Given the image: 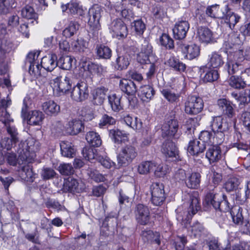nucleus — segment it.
<instances>
[{
	"mask_svg": "<svg viewBox=\"0 0 250 250\" xmlns=\"http://www.w3.org/2000/svg\"><path fill=\"white\" fill-rule=\"evenodd\" d=\"M0 121L4 125L8 134L10 136V137H5L1 139L0 146L3 149L11 150L19 141L17 129L11 125L14 122V120L7 111L0 108Z\"/></svg>",
	"mask_w": 250,
	"mask_h": 250,
	"instance_id": "f257e3e1",
	"label": "nucleus"
},
{
	"mask_svg": "<svg viewBox=\"0 0 250 250\" xmlns=\"http://www.w3.org/2000/svg\"><path fill=\"white\" fill-rule=\"evenodd\" d=\"M231 126L226 118L221 116L212 117L209 123V127L214 134L212 138L213 143L221 145L225 140V134L228 132Z\"/></svg>",
	"mask_w": 250,
	"mask_h": 250,
	"instance_id": "f03ea898",
	"label": "nucleus"
},
{
	"mask_svg": "<svg viewBox=\"0 0 250 250\" xmlns=\"http://www.w3.org/2000/svg\"><path fill=\"white\" fill-rule=\"evenodd\" d=\"M221 195L215 194L214 192L208 193L206 197V201L208 205H212L216 211L215 217L216 221L220 225H222L227 221V215L224 211L229 209L228 203L223 200L220 201Z\"/></svg>",
	"mask_w": 250,
	"mask_h": 250,
	"instance_id": "7ed1b4c3",
	"label": "nucleus"
},
{
	"mask_svg": "<svg viewBox=\"0 0 250 250\" xmlns=\"http://www.w3.org/2000/svg\"><path fill=\"white\" fill-rule=\"evenodd\" d=\"M200 209V202L196 194L189 195V202L185 212H179L176 216L177 220L186 226L193 216Z\"/></svg>",
	"mask_w": 250,
	"mask_h": 250,
	"instance_id": "20e7f679",
	"label": "nucleus"
},
{
	"mask_svg": "<svg viewBox=\"0 0 250 250\" xmlns=\"http://www.w3.org/2000/svg\"><path fill=\"white\" fill-rule=\"evenodd\" d=\"M163 137H167L176 140L181 136L179 131V124L174 115L167 116L161 127Z\"/></svg>",
	"mask_w": 250,
	"mask_h": 250,
	"instance_id": "39448f33",
	"label": "nucleus"
},
{
	"mask_svg": "<svg viewBox=\"0 0 250 250\" xmlns=\"http://www.w3.org/2000/svg\"><path fill=\"white\" fill-rule=\"evenodd\" d=\"M137 60L143 64L148 62H157L158 58L154 53L153 48L148 42L144 40L140 48V51L137 54Z\"/></svg>",
	"mask_w": 250,
	"mask_h": 250,
	"instance_id": "423d86ee",
	"label": "nucleus"
},
{
	"mask_svg": "<svg viewBox=\"0 0 250 250\" xmlns=\"http://www.w3.org/2000/svg\"><path fill=\"white\" fill-rule=\"evenodd\" d=\"M138 152L136 148L131 145L123 147L117 157L118 163L121 166H127L136 157Z\"/></svg>",
	"mask_w": 250,
	"mask_h": 250,
	"instance_id": "0eeeda50",
	"label": "nucleus"
},
{
	"mask_svg": "<svg viewBox=\"0 0 250 250\" xmlns=\"http://www.w3.org/2000/svg\"><path fill=\"white\" fill-rule=\"evenodd\" d=\"M185 112L188 114H197L203 109L204 102L202 99L196 96H189L185 103Z\"/></svg>",
	"mask_w": 250,
	"mask_h": 250,
	"instance_id": "6e6552de",
	"label": "nucleus"
},
{
	"mask_svg": "<svg viewBox=\"0 0 250 250\" xmlns=\"http://www.w3.org/2000/svg\"><path fill=\"white\" fill-rule=\"evenodd\" d=\"M150 189L151 203L155 206L161 205L166 199L164 185L158 183H153Z\"/></svg>",
	"mask_w": 250,
	"mask_h": 250,
	"instance_id": "1a4fd4ad",
	"label": "nucleus"
},
{
	"mask_svg": "<svg viewBox=\"0 0 250 250\" xmlns=\"http://www.w3.org/2000/svg\"><path fill=\"white\" fill-rule=\"evenodd\" d=\"M89 96L88 85L84 81L78 83L74 86L71 92L72 99L76 102H83L87 99Z\"/></svg>",
	"mask_w": 250,
	"mask_h": 250,
	"instance_id": "9d476101",
	"label": "nucleus"
},
{
	"mask_svg": "<svg viewBox=\"0 0 250 250\" xmlns=\"http://www.w3.org/2000/svg\"><path fill=\"white\" fill-rule=\"evenodd\" d=\"M135 218L138 223L142 225L147 224L150 219V211L148 207L143 204H138L134 210Z\"/></svg>",
	"mask_w": 250,
	"mask_h": 250,
	"instance_id": "9b49d317",
	"label": "nucleus"
},
{
	"mask_svg": "<svg viewBox=\"0 0 250 250\" xmlns=\"http://www.w3.org/2000/svg\"><path fill=\"white\" fill-rule=\"evenodd\" d=\"M109 29L117 37L125 38L128 34L127 27L121 19L113 20L109 25Z\"/></svg>",
	"mask_w": 250,
	"mask_h": 250,
	"instance_id": "f8f14e48",
	"label": "nucleus"
},
{
	"mask_svg": "<svg viewBox=\"0 0 250 250\" xmlns=\"http://www.w3.org/2000/svg\"><path fill=\"white\" fill-rule=\"evenodd\" d=\"M228 10V5L225 6H220L218 4H214L208 6L206 9V15L212 18L223 19L226 16L227 10Z\"/></svg>",
	"mask_w": 250,
	"mask_h": 250,
	"instance_id": "ddd939ff",
	"label": "nucleus"
},
{
	"mask_svg": "<svg viewBox=\"0 0 250 250\" xmlns=\"http://www.w3.org/2000/svg\"><path fill=\"white\" fill-rule=\"evenodd\" d=\"M162 152L166 156L174 158L175 160L180 159L179 150L175 143L170 140L165 141L162 146Z\"/></svg>",
	"mask_w": 250,
	"mask_h": 250,
	"instance_id": "4468645a",
	"label": "nucleus"
},
{
	"mask_svg": "<svg viewBox=\"0 0 250 250\" xmlns=\"http://www.w3.org/2000/svg\"><path fill=\"white\" fill-rule=\"evenodd\" d=\"M189 28V24L188 21H179L173 29L174 37L177 40L184 39L187 35Z\"/></svg>",
	"mask_w": 250,
	"mask_h": 250,
	"instance_id": "2eb2a0df",
	"label": "nucleus"
},
{
	"mask_svg": "<svg viewBox=\"0 0 250 250\" xmlns=\"http://www.w3.org/2000/svg\"><path fill=\"white\" fill-rule=\"evenodd\" d=\"M64 189L73 193H80L85 189V185L82 182H78L73 178H69L64 183Z\"/></svg>",
	"mask_w": 250,
	"mask_h": 250,
	"instance_id": "dca6fc26",
	"label": "nucleus"
},
{
	"mask_svg": "<svg viewBox=\"0 0 250 250\" xmlns=\"http://www.w3.org/2000/svg\"><path fill=\"white\" fill-rule=\"evenodd\" d=\"M66 127L70 135H76L84 130V125L82 120L75 118L68 122Z\"/></svg>",
	"mask_w": 250,
	"mask_h": 250,
	"instance_id": "f3484780",
	"label": "nucleus"
},
{
	"mask_svg": "<svg viewBox=\"0 0 250 250\" xmlns=\"http://www.w3.org/2000/svg\"><path fill=\"white\" fill-rule=\"evenodd\" d=\"M219 145L210 146L207 150L206 157L210 164L218 162L222 158V151Z\"/></svg>",
	"mask_w": 250,
	"mask_h": 250,
	"instance_id": "a211bd4d",
	"label": "nucleus"
},
{
	"mask_svg": "<svg viewBox=\"0 0 250 250\" xmlns=\"http://www.w3.org/2000/svg\"><path fill=\"white\" fill-rule=\"evenodd\" d=\"M103 12L102 8L98 5H93L88 12V23L90 26H97L99 23L101 18V13Z\"/></svg>",
	"mask_w": 250,
	"mask_h": 250,
	"instance_id": "6ab92c4d",
	"label": "nucleus"
},
{
	"mask_svg": "<svg viewBox=\"0 0 250 250\" xmlns=\"http://www.w3.org/2000/svg\"><path fill=\"white\" fill-rule=\"evenodd\" d=\"M155 94L154 88L150 85H144L139 89L138 95L144 102H148L151 100Z\"/></svg>",
	"mask_w": 250,
	"mask_h": 250,
	"instance_id": "aec40b11",
	"label": "nucleus"
},
{
	"mask_svg": "<svg viewBox=\"0 0 250 250\" xmlns=\"http://www.w3.org/2000/svg\"><path fill=\"white\" fill-rule=\"evenodd\" d=\"M197 38L202 43H209L213 41V33L208 27L200 26L197 29Z\"/></svg>",
	"mask_w": 250,
	"mask_h": 250,
	"instance_id": "412c9836",
	"label": "nucleus"
},
{
	"mask_svg": "<svg viewBox=\"0 0 250 250\" xmlns=\"http://www.w3.org/2000/svg\"><path fill=\"white\" fill-rule=\"evenodd\" d=\"M42 109L47 115L55 116L60 111V106L54 101L49 100L42 104Z\"/></svg>",
	"mask_w": 250,
	"mask_h": 250,
	"instance_id": "4be33fe9",
	"label": "nucleus"
},
{
	"mask_svg": "<svg viewBox=\"0 0 250 250\" xmlns=\"http://www.w3.org/2000/svg\"><path fill=\"white\" fill-rule=\"evenodd\" d=\"M57 61L56 54H49L42 58L41 65L45 69L51 71L57 66Z\"/></svg>",
	"mask_w": 250,
	"mask_h": 250,
	"instance_id": "5701e85b",
	"label": "nucleus"
},
{
	"mask_svg": "<svg viewBox=\"0 0 250 250\" xmlns=\"http://www.w3.org/2000/svg\"><path fill=\"white\" fill-rule=\"evenodd\" d=\"M40 51L31 52L27 55L25 63L29 64V71L32 73H35V65L37 70H39L40 64L37 62V59L40 55Z\"/></svg>",
	"mask_w": 250,
	"mask_h": 250,
	"instance_id": "b1692460",
	"label": "nucleus"
},
{
	"mask_svg": "<svg viewBox=\"0 0 250 250\" xmlns=\"http://www.w3.org/2000/svg\"><path fill=\"white\" fill-rule=\"evenodd\" d=\"M201 181V175L199 172H192L188 176L185 184L186 186L191 189H198L200 187Z\"/></svg>",
	"mask_w": 250,
	"mask_h": 250,
	"instance_id": "393cba45",
	"label": "nucleus"
},
{
	"mask_svg": "<svg viewBox=\"0 0 250 250\" xmlns=\"http://www.w3.org/2000/svg\"><path fill=\"white\" fill-rule=\"evenodd\" d=\"M182 51L186 54V57L188 60H193L200 55V49L198 45L195 44L185 45L182 47Z\"/></svg>",
	"mask_w": 250,
	"mask_h": 250,
	"instance_id": "a878e982",
	"label": "nucleus"
},
{
	"mask_svg": "<svg viewBox=\"0 0 250 250\" xmlns=\"http://www.w3.org/2000/svg\"><path fill=\"white\" fill-rule=\"evenodd\" d=\"M205 148V144L201 143L197 140H193L189 142L187 150L191 155H198L199 153H202Z\"/></svg>",
	"mask_w": 250,
	"mask_h": 250,
	"instance_id": "bb28decb",
	"label": "nucleus"
},
{
	"mask_svg": "<svg viewBox=\"0 0 250 250\" xmlns=\"http://www.w3.org/2000/svg\"><path fill=\"white\" fill-rule=\"evenodd\" d=\"M217 104L223 113L229 118H232L235 114L232 104L226 99H220L217 101Z\"/></svg>",
	"mask_w": 250,
	"mask_h": 250,
	"instance_id": "cd10ccee",
	"label": "nucleus"
},
{
	"mask_svg": "<svg viewBox=\"0 0 250 250\" xmlns=\"http://www.w3.org/2000/svg\"><path fill=\"white\" fill-rule=\"evenodd\" d=\"M121 89L128 95L133 96L136 92V86L131 79H121L120 82Z\"/></svg>",
	"mask_w": 250,
	"mask_h": 250,
	"instance_id": "c85d7f7f",
	"label": "nucleus"
},
{
	"mask_svg": "<svg viewBox=\"0 0 250 250\" xmlns=\"http://www.w3.org/2000/svg\"><path fill=\"white\" fill-rule=\"evenodd\" d=\"M123 121L125 124L134 130H140L142 127L141 120L137 117L131 116L129 114L124 115Z\"/></svg>",
	"mask_w": 250,
	"mask_h": 250,
	"instance_id": "c756f323",
	"label": "nucleus"
},
{
	"mask_svg": "<svg viewBox=\"0 0 250 250\" xmlns=\"http://www.w3.org/2000/svg\"><path fill=\"white\" fill-rule=\"evenodd\" d=\"M156 167V164L153 161H143L138 166L137 171L140 174L146 175L154 170Z\"/></svg>",
	"mask_w": 250,
	"mask_h": 250,
	"instance_id": "7c9ffc66",
	"label": "nucleus"
},
{
	"mask_svg": "<svg viewBox=\"0 0 250 250\" xmlns=\"http://www.w3.org/2000/svg\"><path fill=\"white\" fill-rule=\"evenodd\" d=\"M21 177L22 179L27 181H33L36 174L33 172L32 167L30 164L24 165L19 171Z\"/></svg>",
	"mask_w": 250,
	"mask_h": 250,
	"instance_id": "2f4dec72",
	"label": "nucleus"
},
{
	"mask_svg": "<svg viewBox=\"0 0 250 250\" xmlns=\"http://www.w3.org/2000/svg\"><path fill=\"white\" fill-rule=\"evenodd\" d=\"M121 99V97L115 94L110 95L108 97L109 104L113 111L118 112L123 109Z\"/></svg>",
	"mask_w": 250,
	"mask_h": 250,
	"instance_id": "473e14b6",
	"label": "nucleus"
},
{
	"mask_svg": "<svg viewBox=\"0 0 250 250\" xmlns=\"http://www.w3.org/2000/svg\"><path fill=\"white\" fill-rule=\"evenodd\" d=\"M61 153L67 158H72L75 156V150L74 146L68 142H62L60 144Z\"/></svg>",
	"mask_w": 250,
	"mask_h": 250,
	"instance_id": "72a5a7b5",
	"label": "nucleus"
},
{
	"mask_svg": "<svg viewBox=\"0 0 250 250\" xmlns=\"http://www.w3.org/2000/svg\"><path fill=\"white\" fill-rule=\"evenodd\" d=\"M242 208L238 206L233 207L230 210V214L233 222L237 225L242 224L243 217L242 214Z\"/></svg>",
	"mask_w": 250,
	"mask_h": 250,
	"instance_id": "f704fd0d",
	"label": "nucleus"
},
{
	"mask_svg": "<svg viewBox=\"0 0 250 250\" xmlns=\"http://www.w3.org/2000/svg\"><path fill=\"white\" fill-rule=\"evenodd\" d=\"M21 15L22 18L27 20H33L32 23H34V21L37 23V19H38V15L35 12L34 9L32 7L29 5H26L21 10Z\"/></svg>",
	"mask_w": 250,
	"mask_h": 250,
	"instance_id": "c9c22d12",
	"label": "nucleus"
},
{
	"mask_svg": "<svg viewBox=\"0 0 250 250\" xmlns=\"http://www.w3.org/2000/svg\"><path fill=\"white\" fill-rule=\"evenodd\" d=\"M109 134L115 143L119 144L128 140V134L124 131L112 129L110 130Z\"/></svg>",
	"mask_w": 250,
	"mask_h": 250,
	"instance_id": "e433bc0d",
	"label": "nucleus"
},
{
	"mask_svg": "<svg viewBox=\"0 0 250 250\" xmlns=\"http://www.w3.org/2000/svg\"><path fill=\"white\" fill-rule=\"evenodd\" d=\"M29 124L34 125H41L44 118L43 113L39 110H33L29 114Z\"/></svg>",
	"mask_w": 250,
	"mask_h": 250,
	"instance_id": "4c0bfd02",
	"label": "nucleus"
},
{
	"mask_svg": "<svg viewBox=\"0 0 250 250\" xmlns=\"http://www.w3.org/2000/svg\"><path fill=\"white\" fill-rule=\"evenodd\" d=\"M224 18H225V22L229 25L231 30L234 28L235 24L239 22L240 19V17L238 15L231 11L229 7Z\"/></svg>",
	"mask_w": 250,
	"mask_h": 250,
	"instance_id": "58836bf2",
	"label": "nucleus"
},
{
	"mask_svg": "<svg viewBox=\"0 0 250 250\" xmlns=\"http://www.w3.org/2000/svg\"><path fill=\"white\" fill-rule=\"evenodd\" d=\"M237 55L239 56L237 60V62H236L232 65L231 71L232 73H234L236 69L237 68L239 65L238 62H241L244 60L250 61V47L246 48L244 53L241 50H239L238 52H237Z\"/></svg>",
	"mask_w": 250,
	"mask_h": 250,
	"instance_id": "ea45409f",
	"label": "nucleus"
},
{
	"mask_svg": "<svg viewBox=\"0 0 250 250\" xmlns=\"http://www.w3.org/2000/svg\"><path fill=\"white\" fill-rule=\"evenodd\" d=\"M55 87L62 93H65L71 87V79H54Z\"/></svg>",
	"mask_w": 250,
	"mask_h": 250,
	"instance_id": "a19ab883",
	"label": "nucleus"
},
{
	"mask_svg": "<svg viewBox=\"0 0 250 250\" xmlns=\"http://www.w3.org/2000/svg\"><path fill=\"white\" fill-rule=\"evenodd\" d=\"M86 140L91 146L94 147H98L102 144L100 135L93 131L87 133Z\"/></svg>",
	"mask_w": 250,
	"mask_h": 250,
	"instance_id": "79ce46f5",
	"label": "nucleus"
},
{
	"mask_svg": "<svg viewBox=\"0 0 250 250\" xmlns=\"http://www.w3.org/2000/svg\"><path fill=\"white\" fill-rule=\"evenodd\" d=\"M105 91L104 88H98L93 92V103L94 104H102L105 99Z\"/></svg>",
	"mask_w": 250,
	"mask_h": 250,
	"instance_id": "37998d69",
	"label": "nucleus"
},
{
	"mask_svg": "<svg viewBox=\"0 0 250 250\" xmlns=\"http://www.w3.org/2000/svg\"><path fill=\"white\" fill-rule=\"evenodd\" d=\"M82 61L83 63L85 64L84 65H83V66H86L89 72L93 74H97L98 77L101 76V74H102L103 72V68L101 65L92 62H88L86 65V58H83L82 59Z\"/></svg>",
	"mask_w": 250,
	"mask_h": 250,
	"instance_id": "c03bdc74",
	"label": "nucleus"
},
{
	"mask_svg": "<svg viewBox=\"0 0 250 250\" xmlns=\"http://www.w3.org/2000/svg\"><path fill=\"white\" fill-rule=\"evenodd\" d=\"M73 58L69 56H62L57 61V66L63 70H69L72 67Z\"/></svg>",
	"mask_w": 250,
	"mask_h": 250,
	"instance_id": "a18cd8bd",
	"label": "nucleus"
},
{
	"mask_svg": "<svg viewBox=\"0 0 250 250\" xmlns=\"http://www.w3.org/2000/svg\"><path fill=\"white\" fill-rule=\"evenodd\" d=\"M208 64L213 68L222 66L224 62L222 56L216 52H213L209 55Z\"/></svg>",
	"mask_w": 250,
	"mask_h": 250,
	"instance_id": "49530a36",
	"label": "nucleus"
},
{
	"mask_svg": "<svg viewBox=\"0 0 250 250\" xmlns=\"http://www.w3.org/2000/svg\"><path fill=\"white\" fill-rule=\"evenodd\" d=\"M200 78H219V73L216 69H208L207 67L200 68L199 70Z\"/></svg>",
	"mask_w": 250,
	"mask_h": 250,
	"instance_id": "de8ad7c7",
	"label": "nucleus"
},
{
	"mask_svg": "<svg viewBox=\"0 0 250 250\" xmlns=\"http://www.w3.org/2000/svg\"><path fill=\"white\" fill-rule=\"evenodd\" d=\"M129 64V57L127 55H119L116 60L115 67L118 70L126 69Z\"/></svg>",
	"mask_w": 250,
	"mask_h": 250,
	"instance_id": "09e8293b",
	"label": "nucleus"
},
{
	"mask_svg": "<svg viewBox=\"0 0 250 250\" xmlns=\"http://www.w3.org/2000/svg\"><path fill=\"white\" fill-rule=\"evenodd\" d=\"M153 17L157 19H162L167 16V9L165 7L157 4L152 8Z\"/></svg>",
	"mask_w": 250,
	"mask_h": 250,
	"instance_id": "8fccbe9b",
	"label": "nucleus"
},
{
	"mask_svg": "<svg viewBox=\"0 0 250 250\" xmlns=\"http://www.w3.org/2000/svg\"><path fill=\"white\" fill-rule=\"evenodd\" d=\"M240 183V179L239 178L232 176L225 183V188L227 191H231L237 188Z\"/></svg>",
	"mask_w": 250,
	"mask_h": 250,
	"instance_id": "3c124183",
	"label": "nucleus"
},
{
	"mask_svg": "<svg viewBox=\"0 0 250 250\" xmlns=\"http://www.w3.org/2000/svg\"><path fill=\"white\" fill-rule=\"evenodd\" d=\"M79 28L78 23L71 21L68 26L62 32V34L66 38H70L75 34Z\"/></svg>",
	"mask_w": 250,
	"mask_h": 250,
	"instance_id": "603ef678",
	"label": "nucleus"
},
{
	"mask_svg": "<svg viewBox=\"0 0 250 250\" xmlns=\"http://www.w3.org/2000/svg\"><path fill=\"white\" fill-rule=\"evenodd\" d=\"M62 7L63 12L68 9L69 12L72 14H77L81 15L82 13V10L80 8L79 4L76 2L71 1L65 6L62 5Z\"/></svg>",
	"mask_w": 250,
	"mask_h": 250,
	"instance_id": "864d4df0",
	"label": "nucleus"
},
{
	"mask_svg": "<svg viewBox=\"0 0 250 250\" xmlns=\"http://www.w3.org/2000/svg\"><path fill=\"white\" fill-rule=\"evenodd\" d=\"M97 54L101 58L108 59L111 56V50L104 45H98L96 47Z\"/></svg>",
	"mask_w": 250,
	"mask_h": 250,
	"instance_id": "5fc2aeb1",
	"label": "nucleus"
},
{
	"mask_svg": "<svg viewBox=\"0 0 250 250\" xmlns=\"http://www.w3.org/2000/svg\"><path fill=\"white\" fill-rule=\"evenodd\" d=\"M96 150L92 147H85L82 150L83 157L88 161L98 160V157Z\"/></svg>",
	"mask_w": 250,
	"mask_h": 250,
	"instance_id": "6e6d98bb",
	"label": "nucleus"
},
{
	"mask_svg": "<svg viewBox=\"0 0 250 250\" xmlns=\"http://www.w3.org/2000/svg\"><path fill=\"white\" fill-rule=\"evenodd\" d=\"M131 25L136 34L139 36L142 35L146 29V25L141 19L135 20Z\"/></svg>",
	"mask_w": 250,
	"mask_h": 250,
	"instance_id": "4d7b16f0",
	"label": "nucleus"
},
{
	"mask_svg": "<svg viewBox=\"0 0 250 250\" xmlns=\"http://www.w3.org/2000/svg\"><path fill=\"white\" fill-rule=\"evenodd\" d=\"M167 64L179 71H184L186 69V65L180 62L178 60L174 57H170L167 61Z\"/></svg>",
	"mask_w": 250,
	"mask_h": 250,
	"instance_id": "13d9d810",
	"label": "nucleus"
},
{
	"mask_svg": "<svg viewBox=\"0 0 250 250\" xmlns=\"http://www.w3.org/2000/svg\"><path fill=\"white\" fill-rule=\"evenodd\" d=\"M242 38L239 33L231 32L228 35V42L233 45H240L243 42Z\"/></svg>",
	"mask_w": 250,
	"mask_h": 250,
	"instance_id": "bf43d9fd",
	"label": "nucleus"
},
{
	"mask_svg": "<svg viewBox=\"0 0 250 250\" xmlns=\"http://www.w3.org/2000/svg\"><path fill=\"white\" fill-rule=\"evenodd\" d=\"M160 42L162 45L166 48L172 49L174 47L173 40L167 34H163L160 39Z\"/></svg>",
	"mask_w": 250,
	"mask_h": 250,
	"instance_id": "052dcab7",
	"label": "nucleus"
},
{
	"mask_svg": "<svg viewBox=\"0 0 250 250\" xmlns=\"http://www.w3.org/2000/svg\"><path fill=\"white\" fill-rule=\"evenodd\" d=\"M85 42H84L83 40L78 39L72 43V48L75 52H78L80 53H83L87 50L85 46Z\"/></svg>",
	"mask_w": 250,
	"mask_h": 250,
	"instance_id": "680f3d73",
	"label": "nucleus"
},
{
	"mask_svg": "<svg viewBox=\"0 0 250 250\" xmlns=\"http://www.w3.org/2000/svg\"><path fill=\"white\" fill-rule=\"evenodd\" d=\"M161 93L163 96L169 102H176L179 98L178 94L172 92L171 91L166 89H163L161 90Z\"/></svg>",
	"mask_w": 250,
	"mask_h": 250,
	"instance_id": "e2e57ef3",
	"label": "nucleus"
},
{
	"mask_svg": "<svg viewBox=\"0 0 250 250\" xmlns=\"http://www.w3.org/2000/svg\"><path fill=\"white\" fill-rule=\"evenodd\" d=\"M240 120L246 129L250 132V110L243 111L241 113Z\"/></svg>",
	"mask_w": 250,
	"mask_h": 250,
	"instance_id": "0e129e2a",
	"label": "nucleus"
},
{
	"mask_svg": "<svg viewBox=\"0 0 250 250\" xmlns=\"http://www.w3.org/2000/svg\"><path fill=\"white\" fill-rule=\"evenodd\" d=\"M116 123V120L112 117L107 114H104L100 119L99 125L103 128L106 125H113Z\"/></svg>",
	"mask_w": 250,
	"mask_h": 250,
	"instance_id": "69168bd1",
	"label": "nucleus"
},
{
	"mask_svg": "<svg viewBox=\"0 0 250 250\" xmlns=\"http://www.w3.org/2000/svg\"><path fill=\"white\" fill-rule=\"evenodd\" d=\"M203 226L199 222L194 223L191 226L190 231L191 234L194 237L200 236L204 230Z\"/></svg>",
	"mask_w": 250,
	"mask_h": 250,
	"instance_id": "338daca9",
	"label": "nucleus"
},
{
	"mask_svg": "<svg viewBox=\"0 0 250 250\" xmlns=\"http://www.w3.org/2000/svg\"><path fill=\"white\" fill-rule=\"evenodd\" d=\"M81 115L84 118L86 121H90L94 118V113L93 109L89 106H85L81 109Z\"/></svg>",
	"mask_w": 250,
	"mask_h": 250,
	"instance_id": "774afa93",
	"label": "nucleus"
}]
</instances>
